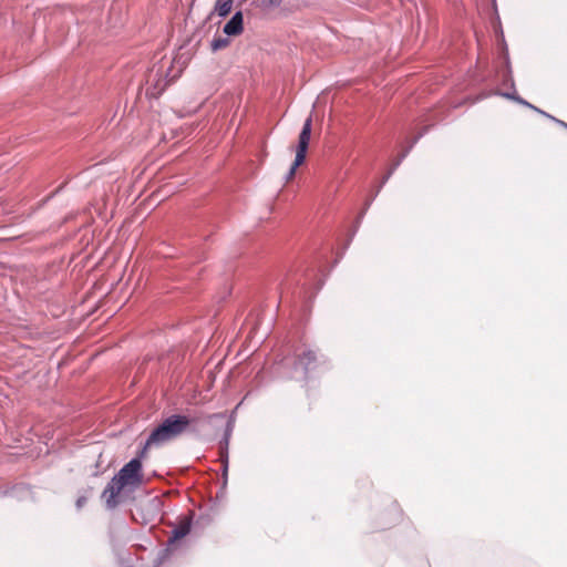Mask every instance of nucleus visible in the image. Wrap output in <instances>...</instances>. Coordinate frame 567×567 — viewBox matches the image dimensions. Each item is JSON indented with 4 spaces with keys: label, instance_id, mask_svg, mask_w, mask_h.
<instances>
[{
    "label": "nucleus",
    "instance_id": "f257e3e1",
    "mask_svg": "<svg viewBox=\"0 0 567 567\" xmlns=\"http://www.w3.org/2000/svg\"><path fill=\"white\" fill-rule=\"evenodd\" d=\"M196 421H198L197 417H190L182 414H173L168 416L152 431L143 450L141 451L140 456L144 457L148 449L159 446L182 435Z\"/></svg>",
    "mask_w": 567,
    "mask_h": 567
},
{
    "label": "nucleus",
    "instance_id": "0eeeda50",
    "mask_svg": "<svg viewBox=\"0 0 567 567\" xmlns=\"http://www.w3.org/2000/svg\"><path fill=\"white\" fill-rule=\"evenodd\" d=\"M233 0H217L215 4V12L219 17H226L233 9Z\"/></svg>",
    "mask_w": 567,
    "mask_h": 567
},
{
    "label": "nucleus",
    "instance_id": "39448f33",
    "mask_svg": "<svg viewBox=\"0 0 567 567\" xmlns=\"http://www.w3.org/2000/svg\"><path fill=\"white\" fill-rule=\"evenodd\" d=\"M124 487L123 483H121L116 476L112 478L103 492V496L106 497L109 505L112 504L113 506L115 504L114 499L120 495Z\"/></svg>",
    "mask_w": 567,
    "mask_h": 567
},
{
    "label": "nucleus",
    "instance_id": "7ed1b4c3",
    "mask_svg": "<svg viewBox=\"0 0 567 567\" xmlns=\"http://www.w3.org/2000/svg\"><path fill=\"white\" fill-rule=\"evenodd\" d=\"M142 462L138 457L131 460L127 464H125L118 472L117 480L123 483L124 486L128 485H140L142 483Z\"/></svg>",
    "mask_w": 567,
    "mask_h": 567
},
{
    "label": "nucleus",
    "instance_id": "423d86ee",
    "mask_svg": "<svg viewBox=\"0 0 567 567\" xmlns=\"http://www.w3.org/2000/svg\"><path fill=\"white\" fill-rule=\"evenodd\" d=\"M243 31V14L237 12L224 27V32L228 35H236Z\"/></svg>",
    "mask_w": 567,
    "mask_h": 567
},
{
    "label": "nucleus",
    "instance_id": "f03ea898",
    "mask_svg": "<svg viewBox=\"0 0 567 567\" xmlns=\"http://www.w3.org/2000/svg\"><path fill=\"white\" fill-rule=\"evenodd\" d=\"M311 127H312V117L309 116L305 121L303 127L299 134L298 145H297V150H296V157H295V161L287 174V181H290L295 176L297 168L305 162L308 145L310 142V136H311Z\"/></svg>",
    "mask_w": 567,
    "mask_h": 567
},
{
    "label": "nucleus",
    "instance_id": "6e6552de",
    "mask_svg": "<svg viewBox=\"0 0 567 567\" xmlns=\"http://www.w3.org/2000/svg\"><path fill=\"white\" fill-rule=\"evenodd\" d=\"M228 44H229L228 39H226V38H217V39H214L212 41L210 47H212L213 51H218V50H221V49L226 48Z\"/></svg>",
    "mask_w": 567,
    "mask_h": 567
},
{
    "label": "nucleus",
    "instance_id": "9d476101",
    "mask_svg": "<svg viewBox=\"0 0 567 567\" xmlns=\"http://www.w3.org/2000/svg\"><path fill=\"white\" fill-rule=\"evenodd\" d=\"M308 355H309V359H313L315 358L312 352H308Z\"/></svg>",
    "mask_w": 567,
    "mask_h": 567
},
{
    "label": "nucleus",
    "instance_id": "9b49d317",
    "mask_svg": "<svg viewBox=\"0 0 567 567\" xmlns=\"http://www.w3.org/2000/svg\"><path fill=\"white\" fill-rule=\"evenodd\" d=\"M214 417H221L223 419V416L219 415V414L214 415ZM208 419H213V416H208Z\"/></svg>",
    "mask_w": 567,
    "mask_h": 567
},
{
    "label": "nucleus",
    "instance_id": "1a4fd4ad",
    "mask_svg": "<svg viewBox=\"0 0 567 567\" xmlns=\"http://www.w3.org/2000/svg\"><path fill=\"white\" fill-rule=\"evenodd\" d=\"M280 1H281V0H262V4H264L265 7H269V8H271V7H276V6H278V4L280 3Z\"/></svg>",
    "mask_w": 567,
    "mask_h": 567
},
{
    "label": "nucleus",
    "instance_id": "20e7f679",
    "mask_svg": "<svg viewBox=\"0 0 567 567\" xmlns=\"http://www.w3.org/2000/svg\"><path fill=\"white\" fill-rule=\"evenodd\" d=\"M190 532V520L189 518H184L179 522V524L173 528L171 535L168 536V545L173 546L175 543L179 542Z\"/></svg>",
    "mask_w": 567,
    "mask_h": 567
}]
</instances>
